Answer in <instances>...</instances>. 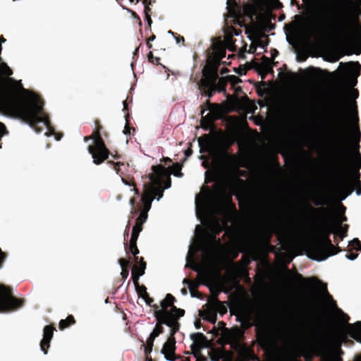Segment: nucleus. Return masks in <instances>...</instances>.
<instances>
[{
  "label": "nucleus",
  "instance_id": "obj_6",
  "mask_svg": "<svg viewBox=\"0 0 361 361\" xmlns=\"http://www.w3.org/2000/svg\"><path fill=\"white\" fill-rule=\"evenodd\" d=\"M205 231L200 225H197L195 229L194 242L192 245L189 246L188 261H191L192 265L191 267L197 271V265L194 262V257L196 252L202 251L204 260H207L212 255V245L204 239Z\"/></svg>",
  "mask_w": 361,
  "mask_h": 361
},
{
  "label": "nucleus",
  "instance_id": "obj_15",
  "mask_svg": "<svg viewBox=\"0 0 361 361\" xmlns=\"http://www.w3.org/2000/svg\"><path fill=\"white\" fill-rule=\"evenodd\" d=\"M307 334L302 326L297 328L291 335L286 337V342L291 350L298 348L300 344L307 338Z\"/></svg>",
  "mask_w": 361,
  "mask_h": 361
},
{
  "label": "nucleus",
  "instance_id": "obj_25",
  "mask_svg": "<svg viewBox=\"0 0 361 361\" xmlns=\"http://www.w3.org/2000/svg\"><path fill=\"white\" fill-rule=\"evenodd\" d=\"M226 84V80L225 78H218L216 81V90L219 92L225 91V86Z\"/></svg>",
  "mask_w": 361,
  "mask_h": 361
},
{
  "label": "nucleus",
  "instance_id": "obj_10",
  "mask_svg": "<svg viewBox=\"0 0 361 361\" xmlns=\"http://www.w3.org/2000/svg\"><path fill=\"white\" fill-rule=\"evenodd\" d=\"M312 286L326 301V302L329 304V308L335 313L339 319L343 322H345L348 320V316L345 314L341 309L336 307L335 301L333 300L331 296L327 293L326 286L325 284L318 280H314Z\"/></svg>",
  "mask_w": 361,
  "mask_h": 361
},
{
  "label": "nucleus",
  "instance_id": "obj_32",
  "mask_svg": "<svg viewBox=\"0 0 361 361\" xmlns=\"http://www.w3.org/2000/svg\"><path fill=\"white\" fill-rule=\"evenodd\" d=\"M141 298L144 299L146 304L148 305H152V303L153 302V299L150 298L146 291V288H144V293L142 295H141Z\"/></svg>",
  "mask_w": 361,
  "mask_h": 361
},
{
  "label": "nucleus",
  "instance_id": "obj_24",
  "mask_svg": "<svg viewBox=\"0 0 361 361\" xmlns=\"http://www.w3.org/2000/svg\"><path fill=\"white\" fill-rule=\"evenodd\" d=\"M0 74L10 76L13 74V72L6 63H1L0 64Z\"/></svg>",
  "mask_w": 361,
  "mask_h": 361
},
{
  "label": "nucleus",
  "instance_id": "obj_36",
  "mask_svg": "<svg viewBox=\"0 0 361 361\" xmlns=\"http://www.w3.org/2000/svg\"><path fill=\"white\" fill-rule=\"evenodd\" d=\"M353 139L355 142H358L360 138V132L359 131L357 127H354L353 129Z\"/></svg>",
  "mask_w": 361,
  "mask_h": 361
},
{
  "label": "nucleus",
  "instance_id": "obj_51",
  "mask_svg": "<svg viewBox=\"0 0 361 361\" xmlns=\"http://www.w3.org/2000/svg\"><path fill=\"white\" fill-rule=\"evenodd\" d=\"M308 209L312 212H315V209L314 208H312L311 206H308Z\"/></svg>",
  "mask_w": 361,
  "mask_h": 361
},
{
  "label": "nucleus",
  "instance_id": "obj_29",
  "mask_svg": "<svg viewBox=\"0 0 361 361\" xmlns=\"http://www.w3.org/2000/svg\"><path fill=\"white\" fill-rule=\"evenodd\" d=\"M355 164L357 169H361V156L357 149L355 152Z\"/></svg>",
  "mask_w": 361,
  "mask_h": 361
},
{
  "label": "nucleus",
  "instance_id": "obj_63",
  "mask_svg": "<svg viewBox=\"0 0 361 361\" xmlns=\"http://www.w3.org/2000/svg\"><path fill=\"white\" fill-rule=\"evenodd\" d=\"M360 4H361V0L359 1Z\"/></svg>",
  "mask_w": 361,
  "mask_h": 361
},
{
  "label": "nucleus",
  "instance_id": "obj_23",
  "mask_svg": "<svg viewBox=\"0 0 361 361\" xmlns=\"http://www.w3.org/2000/svg\"><path fill=\"white\" fill-rule=\"evenodd\" d=\"M142 226L141 224L136 222L135 225L133 226L132 235H131V241H137L139 233L142 231Z\"/></svg>",
  "mask_w": 361,
  "mask_h": 361
},
{
  "label": "nucleus",
  "instance_id": "obj_64",
  "mask_svg": "<svg viewBox=\"0 0 361 361\" xmlns=\"http://www.w3.org/2000/svg\"><path fill=\"white\" fill-rule=\"evenodd\" d=\"M336 361H341L340 360H337Z\"/></svg>",
  "mask_w": 361,
  "mask_h": 361
},
{
  "label": "nucleus",
  "instance_id": "obj_57",
  "mask_svg": "<svg viewBox=\"0 0 361 361\" xmlns=\"http://www.w3.org/2000/svg\"><path fill=\"white\" fill-rule=\"evenodd\" d=\"M286 40H287V42H288V43H290V40H289V39H288V37L286 38Z\"/></svg>",
  "mask_w": 361,
  "mask_h": 361
},
{
  "label": "nucleus",
  "instance_id": "obj_62",
  "mask_svg": "<svg viewBox=\"0 0 361 361\" xmlns=\"http://www.w3.org/2000/svg\"><path fill=\"white\" fill-rule=\"evenodd\" d=\"M303 2H306V0H302Z\"/></svg>",
  "mask_w": 361,
  "mask_h": 361
},
{
  "label": "nucleus",
  "instance_id": "obj_7",
  "mask_svg": "<svg viewBox=\"0 0 361 361\" xmlns=\"http://www.w3.org/2000/svg\"><path fill=\"white\" fill-rule=\"evenodd\" d=\"M334 143L333 159L334 166L338 172L345 169V132L341 123L337 125L336 130L332 135Z\"/></svg>",
  "mask_w": 361,
  "mask_h": 361
},
{
  "label": "nucleus",
  "instance_id": "obj_5",
  "mask_svg": "<svg viewBox=\"0 0 361 361\" xmlns=\"http://www.w3.org/2000/svg\"><path fill=\"white\" fill-rule=\"evenodd\" d=\"M310 6L317 19L322 23H336L343 26L345 15L343 9L332 1L311 0Z\"/></svg>",
  "mask_w": 361,
  "mask_h": 361
},
{
  "label": "nucleus",
  "instance_id": "obj_27",
  "mask_svg": "<svg viewBox=\"0 0 361 361\" xmlns=\"http://www.w3.org/2000/svg\"><path fill=\"white\" fill-rule=\"evenodd\" d=\"M266 61L260 65V68L264 72V74L270 72L271 71V66L270 65V62L268 59H265Z\"/></svg>",
  "mask_w": 361,
  "mask_h": 361
},
{
  "label": "nucleus",
  "instance_id": "obj_43",
  "mask_svg": "<svg viewBox=\"0 0 361 361\" xmlns=\"http://www.w3.org/2000/svg\"><path fill=\"white\" fill-rule=\"evenodd\" d=\"M4 254L1 252V250H0V263L3 261L4 258Z\"/></svg>",
  "mask_w": 361,
  "mask_h": 361
},
{
  "label": "nucleus",
  "instance_id": "obj_60",
  "mask_svg": "<svg viewBox=\"0 0 361 361\" xmlns=\"http://www.w3.org/2000/svg\"><path fill=\"white\" fill-rule=\"evenodd\" d=\"M230 78H235V77L234 75L230 76Z\"/></svg>",
  "mask_w": 361,
  "mask_h": 361
},
{
  "label": "nucleus",
  "instance_id": "obj_40",
  "mask_svg": "<svg viewBox=\"0 0 361 361\" xmlns=\"http://www.w3.org/2000/svg\"><path fill=\"white\" fill-rule=\"evenodd\" d=\"M121 275L124 277V278H127L128 275V271H126V270H124L123 269L122 270V272H121Z\"/></svg>",
  "mask_w": 361,
  "mask_h": 361
},
{
  "label": "nucleus",
  "instance_id": "obj_14",
  "mask_svg": "<svg viewBox=\"0 0 361 361\" xmlns=\"http://www.w3.org/2000/svg\"><path fill=\"white\" fill-rule=\"evenodd\" d=\"M88 152L92 155L93 162L99 164L108 158L109 152L99 137L94 140L93 145L88 147Z\"/></svg>",
  "mask_w": 361,
  "mask_h": 361
},
{
  "label": "nucleus",
  "instance_id": "obj_4",
  "mask_svg": "<svg viewBox=\"0 0 361 361\" xmlns=\"http://www.w3.org/2000/svg\"><path fill=\"white\" fill-rule=\"evenodd\" d=\"M175 298L167 294L164 300L160 302V308L158 305H154V315L156 319L164 323L169 329L171 334H175L179 329L180 324L178 319L184 315L185 311L173 306Z\"/></svg>",
  "mask_w": 361,
  "mask_h": 361
},
{
  "label": "nucleus",
  "instance_id": "obj_22",
  "mask_svg": "<svg viewBox=\"0 0 361 361\" xmlns=\"http://www.w3.org/2000/svg\"><path fill=\"white\" fill-rule=\"evenodd\" d=\"M347 225L342 226L341 223H338L333 226L332 231L343 240L347 235Z\"/></svg>",
  "mask_w": 361,
  "mask_h": 361
},
{
  "label": "nucleus",
  "instance_id": "obj_52",
  "mask_svg": "<svg viewBox=\"0 0 361 361\" xmlns=\"http://www.w3.org/2000/svg\"><path fill=\"white\" fill-rule=\"evenodd\" d=\"M128 130H129V128H127V127L126 126V128H125V129H124V130H123V133H124L125 134H127V133H128Z\"/></svg>",
  "mask_w": 361,
  "mask_h": 361
},
{
  "label": "nucleus",
  "instance_id": "obj_45",
  "mask_svg": "<svg viewBox=\"0 0 361 361\" xmlns=\"http://www.w3.org/2000/svg\"><path fill=\"white\" fill-rule=\"evenodd\" d=\"M121 180H122V182H123L125 185H128V186H131V184H130V183H129L128 181H126L125 179L121 178Z\"/></svg>",
  "mask_w": 361,
  "mask_h": 361
},
{
  "label": "nucleus",
  "instance_id": "obj_17",
  "mask_svg": "<svg viewBox=\"0 0 361 361\" xmlns=\"http://www.w3.org/2000/svg\"><path fill=\"white\" fill-rule=\"evenodd\" d=\"M345 331L353 338L361 343V322H357L354 324H347Z\"/></svg>",
  "mask_w": 361,
  "mask_h": 361
},
{
  "label": "nucleus",
  "instance_id": "obj_21",
  "mask_svg": "<svg viewBox=\"0 0 361 361\" xmlns=\"http://www.w3.org/2000/svg\"><path fill=\"white\" fill-rule=\"evenodd\" d=\"M219 329H217L216 327H214L211 331V333L214 335H219V331H221V334L222 337L225 338V340L228 342L230 339V333L228 330L225 327L224 324L223 322L219 323Z\"/></svg>",
  "mask_w": 361,
  "mask_h": 361
},
{
  "label": "nucleus",
  "instance_id": "obj_11",
  "mask_svg": "<svg viewBox=\"0 0 361 361\" xmlns=\"http://www.w3.org/2000/svg\"><path fill=\"white\" fill-rule=\"evenodd\" d=\"M192 344L190 345L192 353L197 361H206L207 357L201 353V350L209 348L210 343L202 333H192L190 335Z\"/></svg>",
  "mask_w": 361,
  "mask_h": 361
},
{
  "label": "nucleus",
  "instance_id": "obj_28",
  "mask_svg": "<svg viewBox=\"0 0 361 361\" xmlns=\"http://www.w3.org/2000/svg\"><path fill=\"white\" fill-rule=\"evenodd\" d=\"M245 10L247 13V14H249L250 16H255L257 14V6L249 5L247 6H246Z\"/></svg>",
  "mask_w": 361,
  "mask_h": 361
},
{
  "label": "nucleus",
  "instance_id": "obj_3",
  "mask_svg": "<svg viewBox=\"0 0 361 361\" xmlns=\"http://www.w3.org/2000/svg\"><path fill=\"white\" fill-rule=\"evenodd\" d=\"M152 173L149 176L150 183L144 185V191L141 197V201L144 204L143 211L141 212H147L151 208L152 202L156 199L159 201L163 197L164 190L169 189L171 184V178L168 170L161 166H153L152 167Z\"/></svg>",
  "mask_w": 361,
  "mask_h": 361
},
{
  "label": "nucleus",
  "instance_id": "obj_49",
  "mask_svg": "<svg viewBox=\"0 0 361 361\" xmlns=\"http://www.w3.org/2000/svg\"><path fill=\"white\" fill-rule=\"evenodd\" d=\"M133 191L135 192V195H138L139 194V192H138L137 189H136L135 188H134L133 189Z\"/></svg>",
  "mask_w": 361,
  "mask_h": 361
},
{
  "label": "nucleus",
  "instance_id": "obj_20",
  "mask_svg": "<svg viewBox=\"0 0 361 361\" xmlns=\"http://www.w3.org/2000/svg\"><path fill=\"white\" fill-rule=\"evenodd\" d=\"M146 268V264L143 262H140L138 266L133 267L132 275L133 280L135 284L137 283V281L140 276L145 274V269Z\"/></svg>",
  "mask_w": 361,
  "mask_h": 361
},
{
  "label": "nucleus",
  "instance_id": "obj_33",
  "mask_svg": "<svg viewBox=\"0 0 361 361\" xmlns=\"http://www.w3.org/2000/svg\"><path fill=\"white\" fill-rule=\"evenodd\" d=\"M147 219V214L146 212H141L140 216L136 220V222L142 225Z\"/></svg>",
  "mask_w": 361,
  "mask_h": 361
},
{
  "label": "nucleus",
  "instance_id": "obj_47",
  "mask_svg": "<svg viewBox=\"0 0 361 361\" xmlns=\"http://www.w3.org/2000/svg\"><path fill=\"white\" fill-rule=\"evenodd\" d=\"M144 288H145L144 286L140 288V292H139V294H140V296H141V295H142V294H143V293H144Z\"/></svg>",
  "mask_w": 361,
  "mask_h": 361
},
{
  "label": "nucleus",
  "instance_id": "obj_55",
  "mask_svg": "<svg viewBox=\"0 0 361 361\" xmlns=\"http://www.w3.org/2000/svg\"><path fill=\"white\" fill-rule=\"evenodd\" d=\"M307 35L310 37V36L311 35V32H310V31H308V32H307Z\"/></svg>",
  "mask_w": 361,
  "mask_h": 361
},
{
  "label": "nucleus",
  "instance_id": "obj_39",
  "mask_svg": "<svg viewBox=\"0 0 361 361\" xmlns=\"http://www.w3.org/2000/svg\"><path fill=\"white\" fill-rule=\"evenodd\" d=\"M120 266L123 269V267H127L128 264V262L124 259H119Z\"/></svg>",
  "mask_w": 361,
  "mask_h": 361
},
{
  "label": "nucleus",
  "instance_id": "obj_38",
  "mask_svg": "<svg viewBox=\"0 0 361 361\" xmlns=\"http://www.w3.org/2000/svg\"><path fill=\"white\" fill-rule=\"evenodd\" d=\"M357 255H358L357 254H354V253L347 254L345 255V257L348 259H349L350 261H353V260L355 259L357 257Z\"/></svg>",
  "mask_w": 361,
  "mask_h": 361
},
{
  "label": "nucleus",
  "instance_id": "obj_1",
  "mask_svg": "<svg viewBox=\"0 0 361 361\" xmlns=\"http://www.w3.org/2000/svg\"><path fill=\"white\" fill-rule=\"evenodd\" d=\"M8 82L11 99L13 102H16L17 99L19 100L17 107L22 119L37 133H40L38 125L42 124L47 129L44 134L46 136L55 135L56 140H59L61 137L55 135L47 116L42 111L43 103L40 98L33 92L25 89L21 84V80L9 78Z\"/></svg>",
  "mask_w": 361,
  "mask_h": 361
},
{
  "label": "nucleus",
  "instance_id": "obj_46",
  "mask_svg": "<svg viewBox=\"0 0 361 361\" xmlns=\"http://www.w3.org/2000/svg\"><path fill=\"white\" fill-rule=\"evenodd\" d=\"M195 326L196 327V329H199L200 327V322H195Z\"/></svg>",
  "mask_w": 361,
  "mask_h": 361
},
{
  "label": "nucleus",
  "instance_id": "obj_44",
  "mask_svg": "<svg viewBox=\"0 0 361 361\" xmlns=\"http://www.w3.org/2000/svg\"><path fill=\"white\" fill-rule=\"evenodd\" d=\"M190 293L191 297H192V298L197 297V295H196V293L195 292V290H190Z\"/></svg>",
  "mask_w": 361,
  "mask_h": 361
},
{
  "label": "nucleus",
  "instance_id": "obj_50",
  "mask_svg": "<svg viewBox=\"0 0 361 361\" xmlns=\"http://www.w3.org/2000/svg\"><path fill=\"white\" fill-rule=\"evenodd\" d=\"M356 194H357V195H361V188L357 189V190H356Z\"/></svg>",
  "mask_w": 361,
  "mask_h": 361
},
{
  "label": "nucleus",
  "instance_id": "obj_19",
  "mask_svg": "<svg viewBox=\"0 0 361 361\" xmlns=\"http://www.w3.org/2000/svg\"><path fill=\"white\" fill-rule=\"evenodd\" d=\"M157 324L155 326V328L154 329L153 331L152 332V334H150V336L149 338H148V340L147 341V348H149V352L152 351V346H153V343H154V339L160 334L163 332V327H162V325L165 324L164 323H162L161 322L159 319H157Z\"/></svg>",
  "mask_w": 361,
  "mask_h": 361
},
{
  "label": "nucleus",
  "instance_id": "obj_31",
  "mask_svg": "<svg viewBox=\"0 0 361 361\" xmlns=\"http://www.w3.org/2000/svg\"><path fill=\"white\" fill-rule=\"evenodd\" d=\"M349 245L351 246L353 248L356 249L357 250L361 251V245L357 238H354L353 240H351L349 243Z\"/></svg>",
  "mask_w": 361,
  "mask_h": 361
},
{
  "label": "nucleus",
  "instance_id": "obj_42",
  "mask_svg": "<svg viewBox=\"0 0 361 361\" xmlns=\"http://www.w3.org/2000/svg\"><path fill=\"white\" fill-rule=\"evenodd\" d=\"M192 154V152L190 149H187L185 152V154L186 157H189Z\"/></svg>",
  "mask_w": 361,
  "mask_h": 361
},
{
  "label": "nucleus",
  "instance_id": "obj_18",
  "mask_svg": "<svg viewBox=\"0 0 361 361\" xmlns=\"http://www.w3.org/2000/svg\"><path fill=\"white\" fill-rule=\"evenodd\" d=\"M53 331L54 329L49 326H47L44 329L43 339L40 343V348L45 355L47 354V351L45 348L49 347V343L53 336Z\"/></svg>",
  "mask_w": 361,
  "mask_h": 361
},
{
  "label": "nucleus",
  "instance_id": "obj_16",
  "mask_svg": "<svg viewBox=\"0 0 361 361\" xmlns=\"http://www.w3.org/2000/svg\"><path fill=\"white\" fill-rule=\"evenodd\" d=\"M170 334L171 337L163 345L161 353L164 355V357L167 361H175L176 360V357L175 355L176 342L175 338H173L174 334L172 335L171 333Z\"/></svg>",
  "mask_w": 361,
  "mask_h": 361
},
{
  "label": "nucleus",
  "instance_id": "obj_35",
  "mask_svg": "<svg viewBox=\"0 0 361 361\" xmlns=\"http://www.w3.org/2000/svg\"><path fill=\"white\" fill-rule=\"evenodd\" d=\"M208 356L210 357L211 361H219V356L214 353V349H212L211 351H208Z\"/></svg>",
  "mask_w": 361,
  "mask_h": 361
},
{
  "label": "nucleus",
  "instance_id": "obj_2",
  "mask_svg": "<svg viewBox=\"0 0 361 361\" xmlns=\"http://www.w3.org/2000/svg\"><path fill=\"white\" fill-rule=\"evenodd\" d=\"M195 215L206 229L216 235L227 226L226 219L220 220L218 214L225 215V208L219 194L207 192L195 197ZM215 236H214V240Z\"/></svg>",
  "mask_w": 361,
  "mask_h": 361
},
{
  "label": "nucleus",
  "instance_id": "obj_59",
  "mask_svg": "<svg viewBox=\"0 0 361 361\" xmlns=\"http://www.w3.org/2000/svg\"><path fill=\"white\" fill-rule=\"evenodd\" d=\"M345 219H346V217H343V219L342 220L345 221Z\"/></svg>",
  "mask_w": 361,
  "mask_h": 361
},
{
  "label": "nucleus",
  "instance_id": "obj_58",
  "mask_svg": "<svg viewBox=\"0 0 361 361\" xmlns=\"http://www.w3.org/2000/svg\"><path fill=\"white\" fill-rule=\"evenodd\" d=\"M130 203H131V204H133V203H134V200H130Z\"/></svg>",
  "mask_w": 361,
  "mask_h": 361
},
{
  "label": "nucleus",
  "instance_id": "obj_13",
  "mask_svg": "<svg viewBox=\"0 0 361 361\" xmlns=\"http://www.w3.org/2000/svg\"><path fill=\"white\" fill-rule=\"evenodd\" d=\"M360 173L352 171L348 178H342L338 185V188L341 192V200H344L353 192V188L357 183L359 180Z\"/></svg>",
  "mask_w": 361,
  "mask_h": 361
},
{
  "label": "nucleus",
  "instance_id": "obj_54",
  "mask_svg": "<svg viewBox=\"0 0 361 361\" xmlns=\"http://www.w3.org/2000/svg\"><path fill=\"white\" fill-rule=\"evenodd\" d=\"M168 34L173 35V32L171 30L168 31Z\"/></svg>",
  "mask_w": 361,
  "mask_h": 361
},
{
  "label": "nucleus",
  "instance_id": "obj_37",
  "mask_svg": "<svg viewBox=\"0 0 361 361\" xmlns=\"http://www.w3.org/2000/svg\"><path fill=\"white\" fill-rule=\"evenodd\" d=\"M185 282L188 283V288L189 290H194L196 288V284L190 281H185Z\"/></svg>",
  "mask_w": 361,
  "mask_h": 361
},
{
  "label": "nucleus",
  "instance_id": "obj_12",
  "mask_svg": "<svg viewBox=\"0 0 361 361\" xmlns=\"http://www.w3.org/2000/svg\"><path fill=\"white\" fill-rule=\"evenodd\" d=\"M20 306V301L12 295L11 290L4 285H0V312Z\"/></svg>",
  "mask_w": 361,
  "mask_h": 361
},
{
  "label": "nucleus",
  "instance_id": "obj_30",
  "mask_svg": "<svg viewBox=\"0 0 361 361\" xmlns=\"http://www.w3.org/2000/svg\"><path fill=\"white\" fill-rule=\"evenodd\" d=\"M173 173L175 176L181 177L183 176L180 172V166L178 164H173L172 166Z\"/></svg>",
  "mask_w": 361,
  "mask_h": 361
},
{
  "label": "nucleus",
  "instance_id": "obj_8",
  "mask_svg": "<svg viewBox=\"0 0 361 361\" xmlns=\"http://www.w3.org/2000/svg\"><path fill=\"white\" fill-rule=\"evenodd\" d=\"M219 62L214 61L208 67H204L203 70V78L201 80L202 86L207 88L205 91V96L211 98L214 93L217 91L216 81L218 79L217 68Z\"/></svg>",
  "mask_w": 361,
  "mask_h": 361
},
{
  "label": "nucleus",
  "instance_id": "obj_61",
  "mask_svg": "<svg viewBox=\"0 0 361 361\" xmlns=\"http://www.w3.org/2000/svg\"><path fill=\"white\" fill-rule=\"evenodd\" d=\"M238 255V253H236L235 255H234V257H236Z\"/></svg>",
  "mask_w": 361,
  "mask_h": 361
},
{
  "label": "nucleus",
  "instance_id": "obj_34",
  "mask_svg": "<svg viewBox=\"0 0 361 361\" xmlns=\"http://www.w3.org/2000/svg\"><path fill=\"white\" fill-rule=\"evenodd\" d=\"M130 250L133 255H137L139 253V250H138L137 247H136V241L133 242L130 240Z\"/></svg>",
  "mask_w": 361,
  "mask_h": 361
},
{
  "label": "nucleus",
  "instance_id": "obj_41",
  "mask_svg": "<svg viewBox=\"0 0 361 361\" xmlns=\"http://www.w3.org/2000/svg\"><path fill=\"white\" fill-rule=\"evenodd\" d=\"M314 204L317 206H320V205H322L324 204V202L322 201H320V200H317V201L314 202Z\"/></svg>",
  "mask_w": 361,
  "mask_h": 361
},
{
  "label": "nucleus",
  "instance_id": "obj_53",
  "mask_svg": "<svg viewBox=\"0 0 361 361\" xmlns=\"http://www.w3.org/2000/svg\"><path fill=\"white\" fill-rule=\"evenodd\" d=\"M225 72H227V70L226 68H223L221 71V73L224 74Z\"/></svg>",
  "mask_w": 361,
  "mask_h": 361
},
{
  "label": "nucleus",
  "instance_id": "obj_56",
  "mask_svg": "<svg viewBox=\"0 0 361 361\" xmlns=\"http://www.w3.org/2000/svg\"><path fill=\"white\" fill-rule=\"evenodd\" d=\"M123 104L124 108H126V102H123Z\"/></svg>",
  "mask_w": 361,
  "mask_h": 361
},
{
  "label": "nucleus",
  "instance_id": "obj_26",
  "mask_svg": "<svg viewBox=\"0 0 361 361\" xmlns=\"http://www.w3.org/2000/svg\"><path fill=\"white\" fill-rule=\"evenodd\" d=\"M74 322L73 317L72 316H69L66 319H62L59 322V328L63 329L66 328L69 324H73Z\"/></svg>",
  "mask_w": 361,
  "mask_h": 361
},
{
  "label": "nucleus",
  "instance_id": "obj_9",
  "mask_svg": "<svg viewBox=\"0 0 361 361\" xmlns=\"http://www.w3.org/2000/svg\"><path fill=\"white\" fill-rule=\"evenodd\" d=\"M338 252V247L334 246L326 236L322 240L318 241L314 247V257H310L317 262L326 260L329 257L336 255Z\"/></svg>",
  "mask_w": 361,
  "mask_h": 361
},
{
  "label": "nucleus",
  "instance_id": "obj_48",
  "mask_svg": "<svg viewBox=\"0 0 361 361\" xmlns=\"http://www.w3.org/2000/svg\"><path fill=\"white\" fill-rule=\"evenodd\" d=\"M352 93L355 95V97H357L358 94L356 90H353Z\"/></svg>",
  "mask_w": 361,
  "mask_h": 361
}]
</instances>
